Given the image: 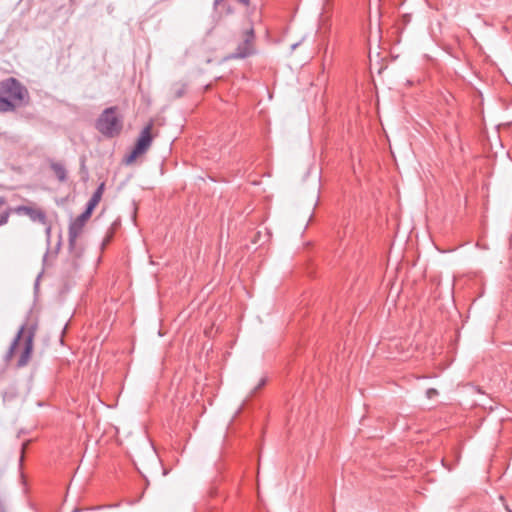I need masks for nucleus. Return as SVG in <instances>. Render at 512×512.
I'll return each mask as SVG.
<instances>
[{
	"label": "nucleus",
	"mask_w": 512,
	"mask_h": 512,
	"mask_svg": "<svg viewBox=\"0 0 512 512\" xmlns=\"http://www.w3.org/2000/svg\"><path fill=\"white\" fill-rule=\"evenodd\" d=\"M0 95L14 102L16 108L27 102L28 90L15 78L0 81Z\"/></svg>",
	"instance_id": "nucleus-3"
},
{
	"label": "nucleus",
	"mask_w": 512,
	"mask_h": 512,
	"mask_svg": "<svg viewBox=\"0 0 512 512\" xmlns=\"http://www.w3.org/2000/svg\"><path fill=\"white\" fill-rule=\"evenodd\" d=\"M51 169L53 170L55 176L60 182H64L67 179V171L63 164L58 162L51 163Z\"/></svg>",
	"instance_id": "nucleus-10"
},
{
	"label": "nucleus",
	"mask_w": 512,
	"mask_h": 512,
	"mask_svg": "<svg viewBox=\"0 0 512 512\" xmlns=\"http://www.w3.org/2000/svg\"><path fill=\"white\" fill-rule=\"evenodd\" d=\"M6 204V199L4 197H0V207Z\"/></svg>",
	"instance_id": "nucleus-15"
},
{
	"label": "nucleus",
	"mask_w": 512,
	"mask_h": 512,
	"mask_svg": "<svg viewBox=\"0 0 512 512\" xmlns=\"http://www.w3.org/2000/svg\"><path fill=\"white\" fill-rule=\"evenodd\" d=\"M11 209H7L4 212L0 213V226L5 225L10 217Z\"/></svg>",
	"instance_id": "nucleus-13"
},
{
	"label": "nucleus",
	"mask_w": 512,
	"mask_h": 512,
	"mask_svg": "<svg viewBox=\"0 0 512 512\" xmlns=\"http://www.w3.org/2000/svg\"><path fill=\"white\" fill-rule=\"evenodd\" d=\"M241 38L232 58H246L254 53L255 32L252 24L243 29Z\"/></svg>",
	"instance_id": "nucleus-6"
},
{
	"label": "nucleus",
	"mask_w": 512,
	"mask_h": 512,
	"mask_svg": "<svg viewBox=\"0 0 512 512\" xmlns=\"http://www.w3.org/2000/svg\"><path fill=\"white\" fill-rule=\"evenodd\" d=\"M223 0H214V7H217Z\"/></svg>",
	"instance_id": "nucleus-16"
},
{
	"label": "nucleus",
	"mask_w": 512,
	"mask_h": 512,
	"mask_svg": "<svg viewBox=\"0 0 512 512\" xmlns=\"http://www.w3.org/2000/svg\"><path fill=\"white\" fill-rule=\"evenodd\" d=\"M104 188H105V184L101 183L98 186V188L95 190L92 197L90 198V200L87 203L85 211L83 212L85 215L91 217L93 210L96 208V206L101 201V198L104 193Z\"/></svg>",
	"instance_id": "nucleus-9"
},
{
	"label": "nucleus",
	"mask_w": 512,
	"mask_h": 512,
	"mask_svg": "<svg viewBox=\"0 0 512 512\" xmlns=\"http://www.w3.org/2000/svg\"><path fill=\"white\" fill-rule=\"evenodd\" d=\"M438 394V391L434 388H429L427 391H426V396L431 399L433 397H435L436 395Z\"/></svg>",
	"instance_id": "nucleus-14"
},
{
	"label": "nucleus",
	"mask_w": 512,
	"mask_h": 512,
	"mask_svg": "<svg viewBox=\"0 0 512 512\" xmlns=\"http://www.w3.org/2000/svg\"><path fill=\"white\" fill-rule=\"evenodd\" d=\"M97 130L106 137L120 134L123 121L117 114V107L106 108L96 121Z\"/></svg>",
	"instance_id": "nucleus-1"
},
{
	"label": "nucleus",
	"mask_w": 512,
	"mask_h": 512,
	"mask_svg": "<svg viewBox=\"0 0 512 512\" xmlns=\"http://www.w3.org/2000/svg\"><path fill=\"white\" fill-rule=\"evenodd\" d=\"M238 2L242 3V4H249V0H237Z\"/></svg>",
	"instance_id": "nucleus-17"
},
{
	"label": "nucleus",
	"mask_w": 512,
	"mask_h": 512,
	"mask_svg": "<svg viewBox=\"0 0 512 512\" xmlns=\"http://www.w3.org/2000/svg\"><path fill=\"white\" fill-rule=\"evenodd\" d=\"M152 129H153V122H149L140 132V135L136 141L135 146L131 150V152L125 156L124 163L126 165H131L136 161L138 157L145 154L153 141L152 137Z\"/></svg>",
	"instance_id": "nucleus-4"
},
{
	"label": "nucleus",
	"mask_w": 512,
	"mask_h": 512,
	"mask_svg": "<svg viewBox=\"0 0 512 512\" xmlns=\"http://www.w3.org/2000/svg\"><path fill=\"white\" fill-rule=\"evenodd\" d=\"M21 338H24V349H23L21 356L18 360V363H17L18 367H23V366L27 365L31 358L32 351H33V340H34L33 329H29L26 332L24 326H22L20 328V330L17 333V336L11 343L10 348L6 354V360L9 361L12 359Z\"/></svg>",
	"instance_id": "nucleus-2"
},
{
	"label": "nucleus",
	"mask_w": 512,
	"mask_h": 512,
	"mask_svg": "<svg viewBox=\"0 0 512 512\" xmlns=\"http://www.w3.org/2000/svg\"><path fill=\"white\" fill-rule=\"evenodd\" d=\"M15 109L16 105L14 102L0 95V113L14 111Z\"/></svg>",
	"instance_id": "nucleus-11"
},
{
	"label": "nucleus",
	"mask_w": 512,
	"mask_h": 512,
	"mask_svg": "<svg viewBox=\"0 0 512 512\" xmlns=\"http://www.w3.org/2000/svg\"><path fill=\"white\" fill-rule=\"evenodd\" d=\"M184 92H185V85H183V84H176L173 87V94H174L175 98H180L181 96H183Z\"/></svg>",
	"instance_id": "nucleus-12"
},
{
	"label": "nucleus",
	"mask_w": 512,
	"mask_h": 512,
	"mask_svg": "<svg viewBox=\"0 0 512 512\" xmlns=\"http://www.w3.org/2000/svg\"><path fill=\"white\" fill-rule=\"evenodd\" d=\"M13 211L18 215H21V214L27 215L34 222H39L41 224H46V222H47L46 213L42 209H39V208L21 205V206H17L16 208H14Z\"/></svg>",
	"instance_id": "nucleus-7"
},
{
	"label": "nucleus",
	"mask_w": 512,
	"mask_h": 512,
	"mask_svg": "<svg viewBox=\"0 0 512 512\" xmlns=\"http://www.w3.org/2000/svg\"><path fill=\"white\" fill-rule=\"evenodd\" d=\"M89 216L81 213L77 218L71 221L68 228V245L71 252L76 256L80 255V249L77 247V240L82 235L84 227L89 220Z\"/></svg>",
	"instance_id": "nucleus-5"
},
{
	"label": "nucleus",
	"mask_w": 512,
	"mask_h": 512,
	"mask_svg": "<svg viewBox=\"0 0 512 512\" xmlns=\"http://www.w3.org/2000/svg\"><path fill=\"white\" fill-rule=\"evenodd\" d=\"M104 188H105V184L101 183L98 186V188L95 190L92 197L90 198V200L87 203L85 211L83 212L85 215L91 217L93 210L96 208V206L101 201V198L104 193Z\"/></svg>",
	"instance_id": "nucleus-8"
}]
</instances>
